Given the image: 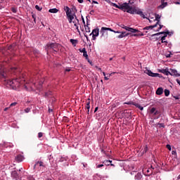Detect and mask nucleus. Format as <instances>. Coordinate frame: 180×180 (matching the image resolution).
Here are the masks:
<instances>
[{
	"mask_svg": "<svg viewBox=\"0 0 180 180\" xmlns=\"http://www.w3.org/2000/svg\"><path fill=\"white\" fill-rule=\"evenodd\" d=\"M110 5H112V6H115V8H117L118 9H120V6H118L115 3H110Z\"/></svg>",
	"mask_w": 180,
	"mask_h": 180,
	"instance_id": "obj_33",
	"label": "nucleus"
},
{
	"mask_svg": "<svg viewBox=\"0 0 180 180\" xmlns=\"http://www.w3.org/2000/svg\"><path fill=\"white\" fill-rule=\"evenodd\" d=\"M11 176H13V178H15V179H18V178H19V175L18 174V172L16 171L12 172Z\"/></svg>",
	"mask_w": 180,
	"mask_h": 180,
	"instance_id": "obj_18",
	"label": "nucleus"
},
{
	"mask_svg": "<svg viewBox=\"0 0 180 180\" xmlns=\"http://www.w3.org/2000/svg\"><path fill=\"white\" fill-rule=\"evenodd\" d=\"M49 12L50 13H57V12H58V9L57 8H51L49 10Z\"/></svg>",
	"mask_w": 180,
	"mask_h": 180,
	"instance_id": "obj_25",
	"label": "nucleus"
},
{
	"mask_svg": "<svg viewBox=\"0 0 180 180\" xmlns=\"http://www.w3.org/2000/svg\"><path fill=\"white\" fill-rule=\"evenodd\" d=\"M166 148H167V150H169V151H171V145L167 144V145L166 146Z\"/></svg>",
	"mask_w": 180,
	"mask_h": 180,
	"instance_id": "obj_45",
	"label": "nucleus"
},
{
	"mask_svg": "<svg viewBox=\"0 0 180 180\" xmlns=\"http://www.w3.org/2000/svg\"><path fill=\"white\" fill-rule=\"evenodd\" d=\"M125 26H126V25H120V27H121L122 29H124Z\"/></svg>",
	"mask_w": 180,
	"mask_h": 180,
	"instance_id": "obj_58",
	"label": "nucleus"
},
{
	"mask_svg": "<svg viewBox=\"0 0 180 180\" xmlns=\"http://www.w3.org/2000/svg\"><path fill=\"white\" fill-rule=\"evenodd\" d=\"M8 109H9V108H4V112H6V110H8Z\"/></svg>",
	"mask_w": 180,
	"mask_h": 180,
	"instance_id": "obj_63",
	"label": "nucleus"
},
{
	"mask_svg": "<svg viewBox=\"0 0 180 180\" xmlns=\"http://www.w3.org/2000/svg\"><path fill=\"white\" fill-rule=\"evenodd\" d=\"M91 102L89 101V99L88 101H86V107H85V109H87V110H89V109H91Z\"/></svg>",
	"mask_w": 180,
	"mask_h": 180,
	"instance_id": "obj_27",
	"label": "nucleus"
},
{
	"mask_svg": "<svg viewBox=\"0 0 180 180\" xmlns=\"http://www.w3.org/2000/svg\"><path fill=\"white\" fill-rule=\"evenodd\" d=\"M129 4L131 5L134 4V2L131 1V0H129V3H123L120 6V9H121L122 11H123V9H127V13H131V15H134V13H136V15H139V16H141V18H143V19L146 18V15H144V13H143V11H141V10L136 7L130 6Z\"/></svg>",
	"mask_w": 180,
	"mask_h": 180,
	"instance_id": "obj_1",
	"label": "nucleus"
},
{
	"mask_svg": "<svg viewBox=\"0 0 180 180\" xmlns=\"http://www.w3.org/2000/svg\"><path fill=\"white\" fill-rule=\"evenodd\" d=\"M89 36H92V40H96V37L99 36V29L96 28L93 30L92 32L89 34Z\"/></svg>",
	"mask_w": 180,
	"mask_h": 180,
	"instance_id": "obj_6",
	"label": "nucleus"
},
{
	"mask_svg": "<svg viewBox=\"0 0 180 180\" xmlns=\"http://www.w3.org/2000/svg\"><path fill=\"white\" fill-rule=\"evenodd\" d=\"M159 28L156 30V32H160V30H161V29H162V27H164V25H161L159 24Z\"/></svg>",
	"mask_w": 180,
	"mask_h": 180,
	"instance_id": "obj_40",
	"label": "nucleus"
},
{
	"mask_svg": "<svg viewBox=\"0 0 180 180\" xmlns=\"http://www.w3.org/2000/svg\"><path fill=\"white\" fill-rule=\"evenodd\" d=\"M146 73L148 75H149V77H160V74H158V73H153V72H152L151 70H146Z\"/></svg>",
	"mask_w": 180,
	"mask_h": 180,
	"instance_id": "obj_8",
	"label": "nucleus"
},
{
	"mask_svg": "<svg viewBox=\"0 0 180 180\" xmlns=\"http://www.w3.org/2000/svg\"><path fill=\"white\" fill-rule=\"evenodd\" d=\"M38 137L39 139H41V137H43V134L41 132L38 133Z\"/></svg>",
	"mask_w": 180,
	"mask_h": 180,
	"instance_id": "obj_44",
	"label": "nucleus"
},
{
	"mask_svg": "<svg viewBox=\"0 0 180 180\" xmlns=\"http://www.w3.org/2000/svg\"><path fill=\"white\" fill-rule=\"evenodd\" d=\"M60 47V44L57 43H50L46 44V50L47 54L49 53H51V51H53L54 53H57L58 51V48Z\"/></svg>",
	"mask_w": 180,
	"mask_h": 180,
	"instance_id": "obj_3",
	"label": "nucleus"
},
{
	"mask_svg": "<svg viewBox=\"0 0 180 180\" xmlns=\"http://www.w3.org/2000/svg\"><path fill=\"white\" fill-rule=\"evenodd\" d=\"M50 95H51V91L46 92L44 96H45V98H49V96H50Z\"/></svg>",
	"mask_w": 180,
	"mask_h": 180,
	"instance_id": "obj_36",
	"label": "nucleus"
},
{
	"mask_svg": "<svg viewBox=\"0 0 180 180\" xmlns=\"http://www.w3.org/2000/svg\"><path fill=\"white\" fill-rule=\"evenodd\" d=\"M164 94V89L162 87H159L156 90V95H162Z\"/></svg>",
	"mask_w": 180,
	"mask_h": 180,
	"instance_id": "obj_14",
	"label": "nucleus"
},
{
	"mask_svg": "<svg viewBox=\"0 0 180 180\" xmlns=\"http://www.w3.org/2000/svg\"><path fill=\"white\" fill-rule=\"evenodd\" d=\"M155 20L157 21L156 25L158 26L160 25V19H161V15L159 14H155Z\"/></svg>",
	"mask_w": 180,
	"mask_h": 180,
	"instance_id": "obj_17",
	"label": "nucleus"
},
{
	"mask_svg": "<svg viewBox=\"0 0 180 180\" xmlns=\"http://www.w3.org/2000/svg\"><path fill=\"white\" fill-rule=\"evenodd\" d=\"M169 75H174V77H180V74L178 73V71L175 69H170Z\"/></svg>",
	"mask_w": 180,
	"mask_h": 180,
	"instance_id": "obj_9",
	"label": "nucleus"
},
{
	"mask_svg": "<svg viewBox=\"0 0 180 180\" xmlns=\"http://www.w3.org/2000/svg\"><path fill=\"white\" fill-rule=\"evenodd\" d=\"M79 4H83L84 3V0H77Z\"/></svg>",
	"mask_w": 180,
	"mask_h": 180,
	"instance_id": "obj_52",
	"label": "nucleus"
},
{
	"mask_svg": "<svg viewBox=\"0 0 180 180\" xmlns=\"http://www.w3.org/2000/svg\"><path fill=\"white\" fill-rule=\"evenodd\" d=\"M105 2H108V4H112V2H110V0H105Z\"/></svg>",
	"mask_w": 180,
	"mask_h": 180,
	"instance_id": "obj_57",
	"label": "nucleus"
},
{
	"mask_svg": "<svg viewBox=\"0 0 180 180\" xmlns=\"http://www.w3.org/2000/svg\"><path fill=\"white\" fill-rule=\"evenodd\" d=\"M158 126H159V127H163V128L165 127L163 123H158Z\"/></svg>",
	"mask_w": 180,
	"mask_h": 180,
	"instance_id": "obj_42",
	"label": "nucleus"
},
{
	"mask_svg": "<svg viewBox=\"0 0 180 180\" xmlns=\"http://www.w3.org/2000/svg\"><path fill=\"white\" fill-rule=\"evenodd\" d=\"M72 15H73V20L75 19L74 20H78V18H77V15L75 13H72Z\"/></svg>",
	"mask_w": 180,
	"mask_h": 180,
	"instance_id": "obj_43",
	"label": "nucleus"
},
{
	"mask_svg": "<svg viewBox=\"0 0 180 180\" xmlns=\"http://www.w3.org/2000/svg\"><path fill=\"white\" fill-rule=\"evenodd\" d=\"M124 105H136V103L133 102V101H129V102H125L124 103Z\"/></svg>",
	"mask_w": 180,
	"mask_h": 180,
	"instance_id": "obj_31",
	"label": "nucleus"
},
{
	"mask_svg": "<svg viewBox=\"0 0 180 180\" xmlns=\"http://www.w3.org/2000/svg\"><path fill=\"white\" fill-rule=\"evenodd\" d=\"M175 4H176V5H180V3H179V1H176V2H175Z\"/></svg>",
	"mask_w": 180,
	"mask_h": 180,
	"instance_id": "obj_62",
	"label": "nucleus"
},
{
	"mask_svg": "<svg viewBox=\"0 0 180 180\" xmlns=\"http://www.w3.org/2000/svg\"><path fill=\"white\" fill-rule=\"evenodd\" d=\"M39 164V167H46V165H44L43 162L40 161V162H37L34 166V168H36V165H37Z\"/></svg>",
	"mask_w": 180,
	"mask_h": 180,
	"instance_id": "obj_26",
	"label": "nucleus"
},
{
	"mask_svg": "<svg viewBox=\"0 0 180 180\" xmlns=\"http://www.w3.org/2000/svg\"><path fill=\"white\" fill-rule=\"evenodd\" d=\"M150 115H153V116H157L160 113L158 110L154 107H153L150 111H149Z\"/></svg>",
	"mask_w": 180,
	"mask_h": 180,
	"instance_id": "obj_7",
	"label": "nucleus"
},
{
	"mask_svg": "<svg viewBox=\"0 0 180 180\" xmlns=\"http://www.w3.org/2000/svg\"><path fill=\"white\" fill-rule=\"evenodd\" d=\"M11 11L13 12V13H16L18 12V10L15 7H13L11 8Z\"/></svg>",
	"mask_w": 180,
	"mask_h": 180,
	"instance_id": "obj_38",
	"label": "nucleus"
},
{
	"mask_svg": "<svg viewBox=\"0 0 180 180\" xmlns=\"http://www.w3.org/2000/svg\"><path fill=\"white\" fill-rule=\"evenodd\" d=\"M165 32H161L151 35V37H155V36H160V34H165Z\"/></svg>",
	"mask_w": 180,
	"mask_h": 180,
	"instance_id": "obj_29",
	"label": "nucleus"
},
{
	"mask_svg": "<svg viewBox=\"0 0 180 180\" xmlns=\"http://www.w3.org/2000/svg\"><path fill=\"white\" fill-rule=\"evenodd\" d=\"M72 23H74V26L77 27V26H78L77 25L79 23V20H72Z\"/></svg>",
	"mask_w": 180,
	"mask_h": 180,
	"instance_id": "obj_30",
	"label": "nucleus"
},
{
	"mask_svg": "<svg viewBox=\"0 0 180 180\" xmlns=\"http://www.w3.org/2000/svg\"><path fill=\"white\" fill-rule=\"evenodd\" d=\"M76 27V29H77L78 33H81V32H79V29L78 28V26H77V27Z\"/></svg>",
	"mask_w": 180,
	"mask_h": 180,
	"instance_id": "obj_54",
	"label": "nucleus"
},
{
	"mask_svg": "<svg viewBox=\"0 0 180 180\" xmlns=\"http://www.w3.org/2000/svg\"><path fill=\"white\" fill-rule=\"evenodd\" d=\"M172 155H176V150H172Z\"/></svg>",
	"mask_w": 180,
	"mask_h": 180,
	"instance_id": "obj_47",
	"label": "nucleus"
},
{
	"mask_svg": "<svg viewBox=\"0 0 180 180\" xmlns=\"http://www.w3.org/2000/svg\"><path fill=\"white\" fill-rule=\"evenodd\" d=\"M17 105H18V103H17V102L12 103L10 105V107H9V108H12L13 106H16Z\"/></svg>",
	"mask_w": 180,
	"mask_h": 180,
	"instance_id": "obj_39",
	"label": "nucleus"
},
{
	"mask_svg": "<svg viewBox=\"0 0 180 180\" xmlns=\"http://www.w3.org/2000/svg\"><path fill=\"white\" fill-rule=\"evenodd\" d=\"M96 112H98V107H96V108H95V110H94V113Z\"/></svg>",
	"mask_w": 180,
	"mask_h": 180,
	"instance_id": "obj_59",
	"label": "nucleus"
},
{
	"mask_svg": "<svg viewBox=\"0 0 180 180\" xmlns=\"http://www.w3.org/2000/svg\"><path fill=\"white\" fill-rule=\"evenodd\" d=\"M165 96H169V90L165 89Z\"/></svg>",
	"mask_w": 180,
	"mask_h": 180,
	"instance_id": "obj_34",
	"label": "nucleus"
},
{
	"mask_svg": "<svg viewBox=\"0 0 180 180\" xmlns=\"http://www.w3.org/2000/svg\"><path fill=\"white\" fill-rule=\"evenodd\" d=\"M7 84L8 85H10L13 89L15 90L20 88V85H24L25 88H27L26 86V78H25V75H23L16 79L8 80Z\"/></svg>",
	"mask_w": 180,
	"mask_h": 180,
	"instance_id": "obj_2",
	"label": "nucleus"
},
{
	"mask_svg": "<svg viewBox=\"0 0 180 180\" xmlns=\"http://www.w3.org/2000/svg\"><path fill=\"white\" fill-rule=\"evenodd\" d=\"M48 112H53V109H51V108H49V110H48Z\"/></svg>",
	"mask_w": 180,
	"mask_h": 180,
	"instance_id": "obj_61",
	"label": "nucleus"
},
{
	"mask_svg": "<svg viewBox=\"0 0 180 180\" xmlns=\"http://www.w3.org/2000/svg\"><path fill=\"white\" fill-rule=\"evenodd\" d=\"M70 43H72V46H74V47H75V46H77V44H78V40L71 39Z\"/></svg>",
	"mask_w": 180,
	"mask_h": 180,
	"instance_id": "obj_23",
	"label": "nucleus"
},
{
	"mask_svg": "<svg viewBox=\"0 0 180 180\" xmlns=\"http://www.w3.org/2000/svg\"><path fill=\"white\" fill-rule=\"evenodd\" d=\"M165 35L163 37H161V43H168V41H164V40H165L167 36H168V34H169V32H167L164 34Z\"/></svg>",
	"mask_w": 180,
	"mask_h": 180,
	"instance_id": "obj_16",
	"label": "nucleus"
},
{
	"mask_svg": "<svg viewBox=\"0 0 180 180\" xmlns=\"http://www.w3.org/2000/svg\"><path fill=\"white\" fill-rule=\"evenodd\" d=\"M154 27H157V24H155L154 25L147 26L143 28V30H150V29H154Z\"/></svg>",
	"mask_w": 180,
	"mask_h": 180,
	"instance_id": "obj_19",
	"label": "nucleus"
},
{
	"mask_svg": "<svg viewBox=\"0 0 180 180\" xmlns=\"http://www.w3.org/2000/svg\"><path fill=\"white\" fill-rule=\"evenodd\" d=\"M103 164H102V165H97V167H96V168H102V167H103Z\"/></svg>",
	"mask_w": 180,
	"mask_h": 180,
	"instance_id": "obj_49",
	"label": "nucleus"
},
{
	"mask_svg": "<svg viewBox=\"0 0 180 180\" xmlns=\"http://www.w3.org/2000/svg\"><path fill=\"white\" fill-rule=\"evenodd\" d=\"M86 25H89V20L86 18Z\"/></svg>",
	"mask_w": 180,
	"mask_h": 180,
	"instance_id": "obj_53",
	"label": "nucleus"
},
{
	"mask_svg": "<svg viewBox=\"0 0 180 180\" xmlns=\"http://www.w3.org/2000/svg\"><path fill=\"white\" fill-rule=\"evenodd\" d=\"M124 29H125V30H127V32H131V33H136V32H139V30L129 27L127 26L124 27Z\"/></svg>",
	"mask_w": 180,
	"mask_h": 180,
	"instance_id": "obj_11",
	"label": "nucleus"
},
{
	"mask_svg": "<svg viewBox=\"0 0 180 180\" xmlns=\"http://www.w3.org/2000/svg\"><path fill=\"white\" fill-rule=\"evenodd\" d=\"M103 164H104V165H106L107 167H109V165H110V164H112V160H105L103 162Z\"/></svg>",
	"mask_w": 180,
	"mask_h": 180,
	"instance_id": "obj_21",
	"label": "nucleus"
},
{
	"mask_svg": "<svg viewBox=\"0 0 180 180\" xmlns=\"http://www.w3.org/2000/svg\"><path fill=\"white\" fill-rule=\"evenodd\" d=\"M158 72H162V74H165V75H169V71H168V69L158 70Z\"/></svg>",
	"mask_w": 180,
	"mask_h": 180,
	"instance_id": "obj_15",
	"label": "nucleus"
},
{
	"mask_svg": "<svg viewBox=\"0 0 180 180\" xmlns=\"http://www.w3.org/2000/svg\"><path fill=\"white\" fill-rule=\"evenodd\" d=\"M23 160H25V157H23V155L19 154V155H17L15 158V160L17 162H22V161H23Z\"/></svg>",
	"mask_w": 180,
	"mask_h": 180,
	"instance_id": "obj_10",
	"label": "nucleus"
},
{
	"mask_svg": "<svg viewBox=\"0 0 180 180\" xmlns=\"http://www.w3.org/2000/svg\"><path fill=\"white\" fill-rule=\"evenodd\" d=\"M35 9H37V11H41V8H40V6H39L38 5L35 6Z\"/></svg>",
	"mask_w": 180,
	"mask_h": 180,
	"instance_id": "obj_41",
	"label": "nucleus"
},
{
	"mask_svg": "<svg viewBox=\"0 0 180 180\" xmlns=\"http://www.w3.org/2000/svg\"><path fill=\"white\" fill-rule=\"evenodd\" d=\"M134 106H136V108H138V109H140V110H144V108L140 105V104L139 103L134 104Z\"/></svg>",
	"mask_w": 180,
	"mask_h": 180,
	"instance_id": "obj_28",
	"label": "nucleus"
},
{
	"mask_svg": "<svg viewBox=\"0 0 180 180\" xmlns=\"http://www.w3.org/2000/svg\"><path fill=\"white\" fill-rule=\"evenodd\" d=\"M162 2V5H160L158 6L159 9H164V8H165V6H167L168 5L167 2H165V0H161Z\"/></svg>",
	"mask_w": 180,
	"mask_h": 180,
	"instance_id": "obj_13",
	"label": "nucleus"
},
{
	"mask_svg": "<svg viewBox=\"0 0 180 180\" xmlns=\"http://www.w3.org/2000/svg\"><path fill=\"white\" fill-rule=\"evenodd\" d=\"M30 110H32V108H25V109L24 110V112H25V113H29V112H30Z\"/></svg>",
	"mask_w": 180,
	"mask_h": 180,
	"instance_id": "obj_37",
	"label": "nucleus"
},
{
	"mask_svg": "<svg viewBox=\"0 0 180 180\" xmlns=\"http://www.w3.org/2000/svg\"><path fill=\"white\" fill-rule=\"evenodd\" d=\"M148 151V148L146 146L144 148L143 153H147Z\"/></svg>",
	"mask_w": 180,
	"mask_h": 180,
	"instance_id": "obj_46",
	"label": "nucleus"
},
{
	"mask_svg": "<svg viewBox=\"0 0 180 180\" xmlns=\"http://www.w3.org/2000/svg\"><path fill=\"white\" fill-rule=\"evenodd\" d=\"M174 98H176V99H179V96H174Z\"/></svg>",
	"mask_w": 180,
	"mask_h": 180,
	"instance_id": "obj_64",
	"label": "nucleus"
},
{
	"mask_svg": "<svg viewBox=\"0 0 180 180\" xmlns=\"http://www.w3.org/2000/svg\"><path fill=\"white\" fill-rule=\"evenodd\" d=\"M96 68L98 71H100L101 72H102V68H99V67H98V66H96Z\"/></svg>",
	"mask_w": 180,
	"mask_h": 180,
	"instance_id": "obj_50",
	"label": "nucleus"
},
{
	"mask_svg": "<svg viewBox=\"0 0 180 180\" xmlns=\"http://www.w3.org/2000/svg\"><path fill=\"white\" fill-rule=\"evenodd\" d=\"M13 47V46L12 45H10L8 49V50H12Z\"/></svg>",
	"mask_w": 180,
	"mask_h": 180,
	"instance_id": "obj_51",
	"label": "nucleus"
},
{
	"mask_svg": "<svg viewBox=\"0 0 180 180\" xmlns=\"http://www.w3.org/2000/svg\"><path fill=\"white\" fill-rule=\"evenodd\" d=\"M136 33H138V34H131V36L134 37H137L139 36H144V34H143V32H141L140 31L136 32Z\"/></svg>",
	"mask_w": 180,
	"mask_h": 180,
	"instance_id": "obj_20",
	"label": "nucleus"
},
{
	"mask_svg": "<svg viewBox=\"0 0 180 180\" xmlns=\"http://www.w3.org/2000/svg\"><path fill=\"white\" fill-rule=\"evenodd\" d=\"M129 34H130V33H129V32L127 33L126 32H121L120 35H118L117 37L118 39H123V37H127V36H129Z\"/></svg>",
	"mask_w": 180,
	"mask_h": 180,
	"instance_id": "obj_12",
	"label": "nucleus"
},
{
	"mask_svg": "<svg viewBox=\"0 0 180 180\" xmlns=\"http://www.w3.org/2000/svg\"><path fill=\"white\" fill-rule=\"evenodd\" d=\"M84 29L86 33H91V27H89V24L84 25Z\"/></svg>",
	"mask_w": 180,
	"mask_h": 180,
	"instance_id": "obj_22",
	"label": "nucleus"
},
{
	"mask_svg": "<svg viewBox=\"0 0 180 180\" xmlns=\"http://www.w3.org/2000/svg\"><path fill=\"white\" fill-rule=\"evenodd\" d=\"M92 4H98V1H96L95 0H93V1H92Z\"/></svg>",
	"mask_w": 180,
	"mask_h": 180,
	"instance_id": "obj_55",
	"label": "nucleus"
},
{
	"mask_svg": "<svg viewBox=\"0 0 180 180\" xmlns=\"http://www.w3.org/2000/svg\"><path fill=\"white\" fill-rule=\"evenodd\" d=\"M83 57H84L86 60H89V56H88V52H86V51L83 53Z\"/></svg>",
	"mask_w": 180,
	"mask_h": 180,
	"instance_id": "obj_32",
	"label": "nucleus"
},
{
	"mask_svg": "<svg viewBox=\"0 0 180 180\" xmlns=\"http://www.w3.org/2000/svg\"><path fill=\"white\" fill-rule=\"evenodd\" d=\"M64 11L66 12V17L69 23H72V20H74V15H72L71 9H70L68 6H65Z\"/></svg>",
	"mask_w": 180,
	"mask_h": 180,
	"instance_id": "obj_4",
	"label": "nucleus"
},
{
	"mask_svg": "<svg viewBox=\"0 0 180 180\" xmlns=\"http://www.w3.org/2000/svg\"><path fill=\"white\" fill-rule=\"evenodd\" d=\"M105 30H109L110 32H113V33H118V34L122 33V32H120V31H115V30H112L111 28L102 27L101 30V33L102 34L101 37H103V34H105Z\"/></svg>",
	"mask_w": 180,
	"mask_h": 180,
	"instance_id": "obj_5",
	"label": "nucleus"
},
{
	"mask_svg": "<svg viewBox=\"0 0 180 180\" xmlns=\"http://www.w3.org/2000/svg\"><path fill=\"white\" fill-rule=\"evenodd\" d=\"M32 19H36V15L34 14L32 15Z\"/></svg>",
	"mask_w": 180,
	"mask_h": 180,
	"instance_id": "obj_60",
	"label": "nucleus"
},
{
	"mask_svg": "<svg viewBox=\"0 0 180 180\" xmlns=\"http://www.w3.org/2000/svg\"><path fill=\"white\" fill-rule=\"evenodd\" d=\"M82 22L84 24V26H85V25H86V24H85V20L84 19L83 16H82Z\"/></svg>",
	"mask_w": 180,
	"mask_h": 180,
	"instance_id": "obj_48",
	"label": "nucleus"
},
{
	"mask_svg": "<svg viewBox=\"0 0 180 180\" xmlns=\"http://www.w3.org/2000/svg\"><path fill=\"white\" fill-rule=\"evenodd\" d=\"M79 53H84L86 51V49L85 48L83 49H79Z\"/></svg>",
	"mask_w": 180,
	"mask_h": 180,
	"instance_id": "obj_35",
	"label": "nucleus"
},
{
	"mask_svg": "<svg viewBox=\"0 0 180 180\" xmlns=\"http://www.w3.org/2000/svg\"><path fill=\"white\" fill-rule=\"evenodd\" d=\"M104 79H105V81H108V80L109 79V77L105 76V77H104Z\"/></svg>",
	"mask_w": 180,
	"mask_h": 180,
	"instance_id": "obj_56",
	"label": "nucleus"
},
{
	"mask_svg": "<svg viewBox=\"0 0 180 180\" xmlns=\"http://www.w3.org/2000/svg\"><path fill=\"white\" fill-rule=\"evenodd\" d=\"M143 178V175H141V173H137L136 175H135V179L140 180Z\"/></svg>",
	"mask_w": 180,
	"mask_h": 180,
	"instance_id": "obj_24",
	"label": "nucleus"
}]
</instances>
